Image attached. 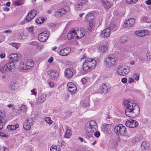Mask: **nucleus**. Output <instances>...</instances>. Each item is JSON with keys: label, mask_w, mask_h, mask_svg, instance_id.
<instances>
[{"label": "nucleus", "mask_w": 151, "mask_h": 151, "mask_svg": "<svg viewBox=\"0 0 151 151\" xmlns=\"http://www.w3.org/2000/svg\"><path fill=\"white\" fill-rule=\"evenodd\" d=\"M138 0H126L127 3L130 4H134L137 2Z\"/></svg>", "instance_id": "8fccbe9b"}, {"label": "nucleus", "mask_w": 151, "mask_h": 151, "mask_svg": "<svg viewBox=\"0 0 151 151\" xmlns=\"http://www.w3.org/2000/svg\"><path fill=\"white\" fill-rule=\"evenodd\" d=\"M86 19L89 21V24L87 27L89 31L91 30L100 24L97 21L93 19L94 16L92 13L87 14L86 16Z\"/></svg>", "instance_id": "20e7f679"}, {"label": "nucleus", "mask_w": 151, "mask_h": 151, "mask_svg": "<svg viewBox=\"0 0 151 151\" xmlns=\"http://www.w3.org/2000/svg\"><path fill=\"white\" fill-rule=\"evenodd\" d=\"M148 145V143L146 141H143L141 145L142 147L145 149H147Z\"/></svg>", "instance_id": "79ce46f5"}, {"label": "nucleus", "mask_w": 151, "mask_h": 151, "mask_svg": "<svg viewBox=\"0 0 151 151\" xmlns=\"http://www.w3.org/2000/svg\"><path fill=\"white\" fill-rule=\"evenodd\" d=\"M4 120L0 119V130L2 129L4 125Z\"/></svg>", "instance_id": "13d9d810"}, {"label": "nucleus", "mask_w": 151, "mask_h": 151, "mask_svg": "<svg viewBox=\"0 0 151 151\" xmlns=\"http://www.w3.org/2000/svg\"><path fill=\"white\" fill-rule=\"evenodd\" d=\"M47 95L45 93H42L38 97L36 101V103L37 104H41L46 100Z\"/></svg>", "instance_id": "ddd939ff"}, {"label": "nucleus", "mask_w": 151, "mask_h": 151, "mask_svg": "<svg viewBox=\"0 0 151 151\" xmlns=\"http://www.w3.org/2000/svg\"><path fill=\"white\" fill-rule=\"evenodd\" d=\"M50 78L52 80H55L59 77V72L55 70H50L47 73Z\"/></svg>", "instance_id": "f8f14e48"}, {"label": "nucleus", "mask_w": 151, "mask_h": 151, "mask_svg": "<svg viewBox=\"0 0 151 151\" xmlns=\"http://www.w3.org/2000/svg\"><path fill=\"white\" fill-rule=\"evenodd\" d=\"M25 62L27 65V70L32 68L34 65V63L33 60H28Z\"/></svg>", "instance_id": "a878e982"}, {"label": "nucleus", "mask_w": 151, "mask_h": 151, "mask_svg": "<svg viewBox=\"0 0 151 151\" xmlns=\"http://www.w3.org/2000/svg\"><path fill=\"white\" fill-rule=\"evenodd\" d=\"M48 84L49 86L51 87H53L54 86V84L53 82L50 81L49 82Z\"/></svg>", "instance_id": "0e129e2a"}, {"label": "nucleus", "mask_w": 151, "mask_h": 151, "mask_svg": "<svg viewBox=\"0 0 151 151\" xmlns=\"http://www.w3.org/2000/svg\"><path fill=\"white\" fill-rule=\"evenodd\" d=\"M50 151H60L59 148L58 149L56 146L52 145L50 148Z\"/></svg>", "instance_id": "37998d69"}, {"label": "nucleus", "mask_w": 151, "mask_h": 151, "mask_svg": "<svg viewBox=\"0 0 151 151\" xmlns=\"http://www.w3.org/2000/svg\"><path fill=\"white\" fill-rule=\"evenodd\" d=\"M8 67L6 64L2 67L1 68L0 71L3 73H5L6 72H10L9 70L8 69Z\"/></svg>", "instance_id": "c756f323"}, {"label": "nucleus", "mask_w": 151, "mask_h": 151, "mask_svg": "<svg viewBox=\"0 0 151 151\" xmlns=\"http://www.w3.org/2000/svg\"><path fill=\"white\" fill-rule=\"evenodd\" d=\"M10 88L12 90H15L18 88V85L15 83H13L10 85Z\"/></svg>", "instance_id": "58836bf2"}, {"label": "nucleus", "mask_w": 151, "mask_h": 151, "mask_svg": "<svg viewBox=\"0 0 151 151\" xmlns=\"http://www.w3.org/2000/svg\"><path fill=\"white\" fill-rule=\"evenodd\" d=\"M76 37L77 39H79L85 35L84 30L83 29H81L77 30H75Z\"/></svg>", "instance_id": "6ab92c4d"}, {"label": "nucleus", "mask_w": 151, "mask_h": 151, "mask_svg": "<svg viewBox=\"0 0 151 151\" xmlns=\"http://www.w3.org/2000/svg\"><path fill=\"white\" fill-rule=\"evenodd\" d=\"M37 13V12L35 10H31L29 12L26 17V21L29 22L36 15Z\"/></svg>", "instance_id": "4468645a"}, {"label": "nucleus", "mask_w": 151, "mask_h": 151, "mask_svg": "<svg viewBox=\"0 0 151 151\" xmlns=\"http://www.w3.org/2000/svg\"><path fill=\"white\" fill-rule=\"evenodd\" d=\"M138 125V122L136 120L129 119L126 121L125 125L128 127L134 128L137 127Z\"/></svg>", "instance_id": "9b49d317"}, {"label": "nucleus", "mask_w": 151, "mask_h": 151, "mask_svg": "<svg viewBox=\"0 0 151 151\" xmlns=\"http://www.w3.org/2000/svg\"><path fill=\"white\" fill-rule=\"evenodd\" d=\"M19 67L22 70H27L26 62L21 61L19 64Z\"/></svg>", "instance_id": "bb28decb"}, {"label": "nucleus", "mask_w": 151, "mask_h": 151, "mask_svg": "<svg viewBox=\"0 0 151 151\" xmlns=\"http://www.w3.org/2000/svg\"><path fill=\"white\" fill-rule=\"evenodd\" d=\"M5 56V54L3 53H1L0 55V57L1 58H4Z\"/></svg>", "instance_id": "338daca9"}, {"label": "nucleus", "mask_w": 151, "mask_h": 151, "mask_svg": "<svg viewBox=\"0 0 151 151\" xmlns=\"http://www.w3.org/2000/svg\"><path fill=\"white\" fill-rule=\"evenodd\" d=\"M130 70L129 67L119 66L117 69V73L119 75L122 76L127 75Z\"/></svg>", "instance_id": "0eeeda50"}, {"label": "nucleus", "mask_w": 151, "mask_h": 151, "mask_svg": "<svg viewBox=\"0 0 151 151\" xmlns=\"http://www.w3.org/2000/svg\"><path fill=\"white\" fill-rule=\"evenodd\" d=\"M135 22V20L134 19L131 18L125 21L124 25L127 27H131L134 25Z\"/></svg>", "instance_id": "a211bd4d"}, {"label": "nucleus", "mask_w": 151, "mask_h": 151, "mask_svg": "<svg viewBox=\"0 0 151 151\" xmlns=\"http://www.w3.org/2000/svg\"><path fill=\"white\" fill-rule=\"evenodd\" d=\"M101 2L105 8L108 9L111 7V5L108 0H101Z\"/></svg>", "instance_id": "b1692460"}, {"label": "nucleus", "mask_w": 151, "mask_h": 151, "mask_svg": "<svg viewBox=\"0 0 151 151\" xmlns=\"http://www.w3.org/2000/svg\"><path fill=\"white\" fill-rule=\"evenodd\" d=\"M94 135L97 138L99 137L100 135V133L99 131H96V130L93 132Z\"/></svg>", "instance_id": "864d4df0"}, {"label": "nucleus", "mask_w": 151, "mask_h": 151, "mask_svg": "<svg viewBox=\"0 0 151 151\" xmlns=\"http://www.w3.org/2000/svg\"><path fill=\"white\" fill-rule=\"evenodd\" d=\"M61 10L64 15L67 12L70 11V8L68 6H65L63 7L61 9Z\"/></svg>", "instance_id": "72a5a7b5"}, {"label": "nucleus", "mask_w": 151, "mask_h": 151, "mask_svg": "<svg viewBox=\"0 0 151 151\" xmlns=\"http://www.w3.org/2000/svg\"><path fill=\"white\" fill-rule=\"evenodd\" d=\"M34 122L31 118H27L23 122V127L24 129L28 130L33 125Z\"/></svg>", "instance_id": "6e6552de"}, {"label": "nucleus", "mask_w": 151, "mask_h": 151, "mask_svg": "<svg viewBox=\"0 0 151 151\" xmlns=\"http://www.w3.org/2000/svg\"><path fill=\"white\" fill-rule=\"evenodd\" d=\"M146 3L147 4L150 5L151 4V0H148L146 1Z\"/></svg>", "instance_id": "774afa93"}, {"label": "nucleus", "mask_w": 151, "mask_h": 151, "mask_svg": "<svg viewBox=\"0 0 151 151\" xmlns=\"http://www.w3.org/2000/svg\"><path fill=\"white\" fill-rule=\"evenodd\" d=\"M104 129L106 132L109 133L111 132L112 127L111 124H107L104 126Z\"/></svg>", "instance_id": "473e14b6"}, {"label": "nucleus", "mask_w": 151, "mask_h": 151, "mask_svg": "<svg viewBox=\"0 0 151 151\" xmlns=\"http://www.w3.org/2000/svg\"><path fill=\"white\" fill-rule=\"evenodd\" d=\"M49 35V32L47 31H45L39 34L38 39L41 42H45L48 38Z\"/></svg>", "instance_id": "1a4fd4ad"}, {"label": "nucleus", "mask_w": 151, "mask_h": 151, "mask_svg": "<svg viewBox=\"0 0 151 151\" xmlns=\"http://www.w3.org/2000/svg\"><path fill=\"white\" fill-rule=\"evenodd\" d=\"M64 73L65 76L68 78H71L73 75V72L70 69L68 68L65 69Z\"/></svg>", "instance_id": "5701e85b"}, {"label": "nucleus", "mask_w": 151, "mask_h": 151, "mask_svg": "<svg viewBox=\"0 0 151 151\" xmlns=\"http://www.w3.org/2000/svg\"><path fill=\"white\" fill-rule=\"evenodd\" d=\"M82 84L84 86H88L91 84V82L88 78H82L81 80Z\"/></svg>", "instance_id": "7c9ffc66"}, {"label": "nucleus", "mask_w": 151, "mask_h": 151, "mask_svg": "<svg viewBox=\"0 0 151 151\" xmlns=\"http://www.w3.org/2000/svg\"><path fill=\"white\" fill-rule=\"evenodd\" d=\"M132 77L134 79L137 81H138L139 79V74L138 73H134L132 75Z\"/></svg>", "instance_id": "ea45409f"}, {"label": "nucleus", "mask_w": 151, "mask_h": 151, "mask_svg": "<svg viewBox=\"0 0 151 151\" xmlns=\"http://www.w3.org/2000/svg\"><path fill=\"white\" fill-rule=\"evenodd\" d=\"M44 120L49 125L52 124L53 122V121L51 119L50 117H45L44 118Z\"/></svg>", "instance_id": "f704fd0d"}, {"label": "nucleus", "mask_w": 151, "mask_h": 151, "mask_svg": "<svg viewBox=\"0 0 151 151\" xmlns=\"http://www.w3.org/2000/svg\"><path fill=\"white\" fill-rule=\"evenodd\" d=\"M82 6L80 4H77L75 5V9L76 12H79L82 10L83 8Z\"/></svg>", "instance_id": "2f4dec72"}, {"label": "nucleus", "mask_w": 151, "mask_h": 151, "mask_svg": "<svg viewBox=\"0 0 151 151\" xmlns=\"http://www.w3.org/2000/svg\"><path fill=\"white\" fill-rule=\"evenodd\" d=\"M134 79L132 78L129 77L128 78V82L129 83H131L134 81Z\"/></svg>", "instance_id": "052dcab7"}, {"label": "nucleus", "mask_w": 151, "mask_h": 151, "mask_svg": "<svg viewBox=\"0 0 151 151\" xmlns=\"http://www.w3.org/2000/svg\"><path fill=\"white\" fill-rule=\"evenodd\" d=\"M5 116V112L3 111L0 110V119L4 120V117Z\"/></svg>", "instance_id": "c03bdc74"}, {"label": "nucleus", "mask_w": 151, "mask_h": 151, "mask_svg": "<svg viewBox=\"0 0 151 151\" xmlns=\"http://www.w3.org/2000/svg\"><path fill=\"white\" fill-rule=\"evenodd\" d=\"M117 58L113 55H110L106 56L104 59V63L108 67L110 68L116 64Z\"/></svg>", "instance_id": "39448f33"}, {"label": "nucleus", "mask_w": 151, "mask_h": 151, "mask_svg": "<svg viewBox=\"0 0 151 151\" xmlns=\"http://www.w3.org/2000/svg\"><path fill=\"white\" fill-rule=\"evenodd\" d=\"M8 67V69L10 71L14 70L15 68V66L14 63L12 61L6 63Z\"/></svg>", "instance_id": "393cba45"}, {"label": "nucleus", "mask_w": 151, "mask_h": 151, "mask_svg": "<svg viewBox=\"0 0 151 151\" xmlns=\"http://www.w3.org/2000/svg\"><path fill=\"white\" fill-rule=\"evenodd\" d=\"M72 134V132L70 129H67L66 132L65 134L64 137L66 138H69Z\"/></svg>", "instance_id": "c9c22d12"}, {"label": "nucleus", "mask_w": 151, "mask_h": 151, "mask_svg": "<svg viewBox=\"0 0 151 151\" xmlns=\"http://www.w3.org/2000/svg\"><path fill=\"white\" fill-rule=\"evenodd\" d=\"M53 58L52 57H50L48 60V62L49 63H51L53 61Z\"/></svg>", "instance_id": "69168bd1"}, {"label": "nucleus", "mask_w": 151, "mask_h": 151, "mask_svg": "<svg viewBox=\"0 0 151 151\" xmlns=\"http://www.w3.org/2000/svg\"><path fill=\"white\" fill-rule=\"evenodd\" d=\"M88 3V1L87 0H81V3L82 6L84 5H86Z\"/></svg>", "instance_id": "5fc2aeb1"}, {"label": "nucleus", "mask_w": 151, "mask_h": 151, "mask_svg": "<svg viewBox=\"0 0 151 151\" xmlns=\"http://www.w3.org/2000/svg\"><path fill=\"white\" fill-rule=\"evenodd\" d=\"M0 136L2 137H5L8 138L9 137V136L8 134H6L4 132H0Z\"/></svg>", "instance_id": "603ef678"}, {"label": "nucleus", "mask_w": 151, "mask_h": 151, "mask_svg": "<svg viewBox=\"0 0 151 151\" xmlns=\"http://www.w3.org/2000/svg\"><path fill=\"white\" fill-rule=\"evenodd\" d=\"M146 56L148 59L151 60V52H147L146 53Z\"/></svg>", "instance_id": "6e6d98bb"}, {"label": "nucleus", "mask_w": 151, "mask_h": 151, "mask_svg": "<svg viewBox=\"0 0 151 151\" xmlns=\"http://www.w3.org/2000/svg\"><path fill=\"white\" fill-rule=\"evenodd\" d=\"M67 89L71 94L75 93L77 90V87L73 83L70 82L67 84Z\"/></svg>", "instance_id": "9d476101"}, {"label": "nucleus", "mask_w": 151, "mask_h": 151, "mask_svg": "<svg viewBox=\"0 0 151 151\" xmlns=\"http://www.w3.org/2000/svg\"><path fill=\"white\" fill-rule=\"evenodd\" d=\"M135 34L139 37H141V30H137L135 32Z\"/></svg>", "instance_id": "bf43d9fd"}, {"label": "nucleus", "mask_w": 151, "mask_h": 151, "mask_svg": "<svg viewBox=\"0 0 151 151\" xmlns=\"http://www.w3.org/2000/svg\"><path fill=\"white\" fill-rule=\"evenodd\" d=\"M108 45L106 44H103L99 46L98 49L99 51L101 52H106L108 50Z\"/></svg>", "instance_id": "4be33fe9"}, {"label": "nucleus", "mask_w": 151, "mask_h": 151, "mask_svg": "<svg viewBox=\"0 0 151 151\" xmlns=\"http://www.w3.org/2000/svg\"><path fill=\"white\" fill-rule=\"evenodd\" d=\"M46 19V18L39 17L35 20V22L37 24H40L43 23Z\"/></svg>", "instance_id": "cd10ccee"}, {"label": "nucleus", "mask_w": 151, "mask_h": 151, "mask_svg": "<svg viewBox=\"0 0 151 151\" xmlns=\"http://www.w3.org/2000/svg\"><path fill=\"white\" fill-rule=\"evenodd\" d=\"M67 37L69 40H71L74 38H76L75 29H71L69 31L67 35Z\"/></svg>", "instance_id": "412c9836"}, {"label": "nucleus", "mask_w": 151, "mask_h": 151, "mask_svg": "<svg viewBox=\"0 0 151 151\" xmlns=\"http://www.w3.org/2000/svg\"><path fill=\"white\" fill-rule=\"evenodd\" d=\"M114 130L116 134L119 136L124 135L127 132L126 127L121 124L115 126Z\"/></svg>", "instance_id": "423d86ee"}, {"label": "nucleus", "mask_w": 151, "mask_h": 151, "mask_svg": "<svg viewBox=\"0 0 151 151\" xmlns=\"http://www.w3.org/2000/svg\"><path fill=\"white\" fill-rule=\"evenodd\" d=\"M140 139L138 137H136L133 138L132 142L133 143H136L139 141Z\"/></svg>", "instance_id": "a18cd8bd"}, {"label": "nucleus", "mask_w": 151, "mask_h": 151, "mask_svg": "<svg viewBox=\"0 0 151 151\" xmlns=\"http://www.w3.org/2000/svg\"><path fill=\"white\" fill-rule=\"evenodd\" d=\"M147 20V18L145 16H143L141 18V21L142 22H145Z\"/></svg>", "instance_id": "680f3d73"}, {"label": "nucleus", "mask_w": 151, "mask_h": 151, "mask_svg": "<svg viewBox=\"0 0 151 151\" xmlns=\"http://www.w3.org/2000/svg\"><path fill=\"white\" fill-rule=\"evenodd\" d=\"M111 34L110 28H108L104 29L101 34V36L104 38L108 37H109Z\"/></svg>", "instance_id": "aec40b11"}, {"label": "nucleus", "mask_w": 151, "mask_h": 151, "mask_svg": "<svg viewBox=\"0 0 151 151\" xmlns=\"http://www.w3.org/2000/svg\"><path fill=\"white\" fill-rule=\"evenodd\" d=\"M26 35H25L23 33H20V36L19 37V38L22 40L25 39L26 38Z\"/></svg>", "instance_id": "3c124183"}, {"label": "nucleus", "mask_w": 151, "mask_h": 151, "mask_svg": "<svg viewBox=\"0 0 151 151\" xmlns=\"http://www.w3.org/2000/svg\"><path fill=\"white\" fill-rule=\"evenodd\" d=\"M97 123L94 121H91L86 125L85 131L86 134L88 137H91L95 131L98 129Z\"/></svg>", "instance_id": "7ed1b4c3"}, {"label": "nucleus", "mask_w": 151, "mask_h": 151, "mask_svg": "<svg viewBox=\"0 0 151 151\" xmlns=\"http://www.w3.org/2000/svg\"><path fill=\"white\" fill-rule=\"evenodd\" d=\"M19 124L16 123L15 125H8L7 126V128L11 130H13L16 129H17L19 128Z\"/></svg>", "instance_id": "c85d7f7f"}, {"label": "nucleus", "mask_w": 151, "mask_h": 151, "mask_svg": "<svg viewBox=\"0 0 151 151\" xmlns=\"http://www.w3.org/2000/svg\"><path fill=\"white\" fill-rule=\"evenodd\" d=\"M109 88L106 84L103 83L98 88V92L100 93H106L108 91Z\"/></svg>", "instance_id": "2eb2a0df"}, {"label": "nucleus", "mask_w": 151, "mask_h": 151, "mask_svg": "<svg viewBox=\"0 0 151 151\" xmlns=\"http://www.w3.org/2000/svg\"><path fill=\"white\" fill-rule=\"evenodd\" d=\"M141 37H143L147 35L148 33V31L147 30H141Z\"/></svg>", "instance_id": "de8ad7c7"}, {"label": "nucleus", "mask_w": 151, "mask_h": 151, "mask_svg": "<svg viewBox=\"0 0 151 151\" xmlns=\"http://www.w3.org/2000/svg\"><path fill=\"white\" fill-rule=\"evenodd\" d=\"M31 95L36 96L37 95V90L35 88H33L30 90Z\"/></svg>", "instance_id": "49530a36"}, {"label": "nucleus", "mask_w": 151, "mask_h": 151, "mask_svg": "<svg viewBox=\"0 0 151 151\" xmlns=\"http://www.w3.org/2000/svg\"><path fill=\"white\" fill-rule=\"evenodd\" d=\"M24 0H17L15 1L14 4L17 6L22 5L24 2Z\"/></svg>", "instance_id": "a19ab883"}, {"label": "nucleus", "mask_w": 151, "mask_h": 151, "mask_svg": "<svg viewBox=\"0 0 151 151\" xmlns=\"http://www.w3.org/2000/svg\"><path fill=\"white\" fill-rule=\"evenodd\" d=\"M71 51V49L70 48H65L60 50L59 55L61 56H66L70 53Z\"/></svg>", "instance_id": "dca6fc26"}, {"label": "nucleus", "mask_w": 151, "mask_h": 151, "mask_svg": "<svg viewBox=\"0 0 151 151\" xmlns=\"http://www.w3.org/2000/svg\"><path fill=\"white\" fill-rule=\"evenodd\" d=\"M21 57V55L19 53H12L9 55L8 58L10 60L17 61Z\"/></svg>", "instance_id": "f3484780"}, {"label": "nucleus", "mask_w": 151, "mask_h": 151, "mask_svg": "<svg viewBox=\"0 0 151 151\" xmlns=\"http://www.w3.org/2000/svg\"><path fill=\"white\" fill-rule=\"evenodd\" d=\"M123 104L125 108L126 114L129 116L134 117L139 113V108L133 101L128 99L124 101Z\"/></svg>", "instance_id": "f257e3e1"}, {"label": "nucleus", "mask_w": 151, "mask_h": 151, "mask_svg": "<svg viewBox=\"0 0 151 151\" xmlns=\"http://www.w3.org/2000/svg\"><path fill=\"white\" fill-rule=\"evenodd\" d=\"M10 45L18 49L20 47V44L19 43H10Z\"/></svg>", "instance_id": "09e8293b"}, {"label": "nucleus", "mask_w": 151, "mask_h": 151, "mask_svg": "<svg viewBox=\"0 0 151 151\" xmlns=\"http://www.w3.org/2000/svg\"><path fill=\"white\" fill-rule=\"evenodd\" d=\"M55 15L58 17H60L63 15L64 14L60 9L56 11L55 13Z\"/></svg>", "instance_id": "4c0bfd02"}, {"label": "nucleus", "mask_w": 151, "mask_h": 151, "mask_svg": "<svg viewBox=\"0 0 151 151\" xmlns=\"http://www.w3.org/2000/svg\"><path fill=\"white\" fill-rule=\"evenodd\" d=\"M96 64V61L95 59L91 58H87L83 64L81 71L83 73L85 74L94 68Z\"/></svg>", "instance_id": "f03ea898"}, {"label": "nucleus", "mask_w": 151, "mask_h": 151, "mask_svg": "<svg viewBox=\"0 0 151 151\" xmlns=\"http://www.w3.org/2000/svg\"><path fill=\"white\" fill-rule=\"evenodd\" d=\"M34 28V27L33 26H31L29 27L28 29V32L30 33H32Z\"/></svg>", "instance_id": "4d7b16f0"}, {"label": "nucleus", "mask_w": 151, "mask_h": 151, "mask_svg": "<svg viewBox=\"0 0 151 151\" xmlns=\"http://www.w3.org/2000/svg\"><path fill=\"white\" fill-rule=\"evenodd\" d=\"M127 81V79L126 78H124L121 79V81L123 83H125Z\"/></svg>", "instance_id": "e2e57ef3"}, {"label": "nucleus", "mask_w": 151, "mask_h": 151, "mask_svg": "<svg viewBox=\"0 0 151 151\" xmlns=\"http://www.w3.org/2000/svg\"><path fill=\"white\" fill-rule=\"evenodd\" d=\"M19 110L22 112H25L27 110V107L25 105H22L20 107Z\"/></svg>", "instance_id": "e433bc0d"}]
</instances>
